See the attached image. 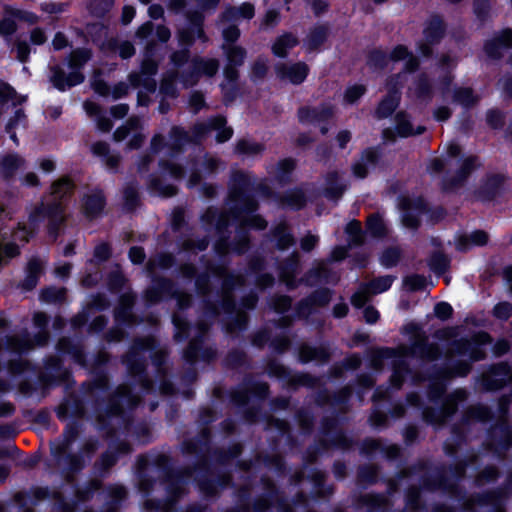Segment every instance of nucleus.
<instances>
[{"label": "nucleus", "mask_w": 512, "mask_h": 512, "mask_svg": "<svg viewBox=\"0 0 512 512\" xmlns=\"http://www.w3.org/2000/svg\"><path fill=\"white\" fill-rule=\"evenodd\" d=\"M74 188L69 178H60L51 186L50 199L29 215V223L18 222L13 217V210L0 199V264L19 254V243H26L41 220L47 219L49 231L55 229L65 220L64 199Z\"/></svg>", "instance_id": "f257e3e1"}, {"label": "nucleus", "mask_w": 512, "mask_h": 512, "mask_svg": "<svg viewBox=\"0 0 512 512\" xmlns=\"http://www.w3.org/2000/svg\"><path fill=\"white\" fill-rule=\"evenodd\" d=\"M415 339L410 348L400 347L398 351L387 350L381 355L382 358H395L393 361L394 372L391 376V383L394 388H399L403 381V374L407 371L405 359L409 356H417L425 359H435L438 356V348L433 345H427L426 340L420 333L416 325H409L406 328Z\"/></svg>", "instance_id": "f03ea898"}, {"label": "nucleus", "mask_w": 512, "mask_h": 512, "mask_svg": "<svg viewBox=\"0 0 512 512\" xmlns=\"http://www.w3.org/2000/svg\"><path fill=\"white\" fill-rule=\"evenodd\" d=\"M91 58V52L88 49H77L74 50L69 57L68 67L71 70L67 75L62 71L61 68H53L51 81L53 85L64 91L67 88L78 85L83 82L84 76L80 72V69L86 64Z\"/></svg>", "instance_id": "7ed1b4c3"}, {"label": "nucleus", "mask_w": 512, "mask_h": 512, "mask_svg": "<svg viewBox=\"0 0 512 512\" xmlns=\"http://www.w3.org/2000/svg\"><path fill=\"white\" fill-rule=\"evenodd\" d=\"M404 61V67L407 71H413L418 66V61L408 49L403 45L396 46L389 55L382 51L375 50L369 56L368 64L374 69L389 68L390 64L398 61Z\"/></svg>", "instance_id": "20e7f679"}, {"label": "nucleus", "mask_w": 512, "mask_h": 512, "mask_svg": "<svg viewBox=\"0 0 512 512\" xmlns=\"http://www.w3.org/2000/svg\"><path fill=\"white\" fill-rule=\"evenodd\" d=\"M399 206L403 225L411 229L417 228L420 216L426 211L423 199L403 197L400 199Z\"/></svg>", "instance_id": "39448f33"}, {"label": "nucleus", "mask_w": 512, "mask_h": 512, "mask_svg": "<svg viewBox=\"0 0 512 512\" xmlns=\"http://www.w3.org/2000/svg\"><path fill=\"white\" fill-rule=\"evenodd\" d=\"M394 278L392 276H382L372 280L367 285H362L359 290L354 293L351 298V302L355 307H362L369 299L371 295H376L387 291Z\"/></svg>", "instance_id": "423d86ee"}, {"label": "nucleus", "mask_w": 512, "mask_h": 512, "mask_svg": "<svg viewBox=\"0 0 512 512\" xmlns=\"http://www.w3.org/2000/svg\"><path fill=\"white\" fill-rule=\"evenodd\" d=\"M147 52V56L142 62L141 72L131 73L129 75V81L133 87L142 86L146 92H154L156 89V82L151 77L156 74L158 65L150 58Z\"/></svg>", "instance_id": "0eeeda50"}, {"label": "nucleus", "mask_w": 512, "mask_h": 512, "mask_svg": "<svg viewBox=\"0 0 512 512\" xmlns=\"http://www.w3.org/2000/svg\"><path fill=\"white\" fill-rule=\"evenodd\" d=\"M423 34V41L419 43L418 51L423 56H429L432 52V46L438 43L444 34L442 20L437 16L431 17L424 28Z\"/></svg>", "instance_id": "6e6552de"}, {"label": "nucleus", "mask_w": 512, "mask_h": 512, "mask_svg": "<svg viewBox=\"0 0 512 512\" xmlns=\"http://www.w3.org/2000/svg\"><path fill=\"white\" fill-rule=\"evenodd\" d=\"M219 68V63L216 59H204V58H195L193 60V70L187 75L183 76L180 80L184 88L189 86H193L198 82V78L200 75L213 76L216 74Z\"/></svg>", "instance_id": "1a4fd4ad"}, {"label": "nucleus", "mask_w": 512, "mask_h": 512, "mask_svg": "<svg viewBox=\"0 0 512 512\" xmlns=\"http://www.w3.org/2000/svg\"><path fill=\"white\" fill-rule=\"evenodd\" d=\"M406 73H399L396 76L392 77L388 82V95L381 101L379 104L376 114L379 118H385L389 116L397 107L399 103V94H398V80L406 79Z\"/></svg>", "instance_id": "9d476101"}, {"label": "nucleus", "mask_w": 512, "mask_h": 512, "mask_svg": "<svg viewBox=\"0 0 512 512\" xmlns=\"http://www.w3.org/2000/svg\"><path fill=\"white\" fill-rule=\"evenodd\" d=\"M490 337L486 333L475 335L472 340L461 341L457 344V353L463 356H469L472 361H478L485 356L483 345L490 343Z\"/></svg>", "instance_id": "9b49d317"}, {"label": "nucleus", "mask_w": 512, "mask_h": 512, "mask_svg": "<svg viewBox=\"0 0 512 512\" xmlns=\"http://www.w3.org/2000/svg\"><path fill=\"white\" fill-rule=\"evenodd\" d=\"M256 210V204L253 201H246L245 206L237 214H233L232 219L239 222L241 227H252L255 229H264L266 221L259 215L253 214Z\"/></svg>", "instance_id": "f8f14e48"}, {"label": "nucleus", "mask_w": 512, "mask_h": 512, "mask_svg": "<svg viewBox=\"0 0 512 512\" xmlns=\"http://www.w3.org/2000/svg\"><path fill=\"white\" fill-rule=\"evenodd\" d=\"M276 74L283 81L299 84L307 77L308 67L304 63L281 64L276 66Z\"/></svg>", "instance_id": "ddd939ff"}, {"label": "nucleus", "mask_w": 512, "mask_h": 512, "mask_svg": "<svg viewBox=\"0 0 512 512\" xmlns=\"http://www.w3.org/2000/svg\"><path fill=\"white\" fill-rule=\"evenodd\" d=\"M511 380L512 369L503 363L493 367L483 379L485 388L489 390L498 389Z\"/></svg>", "instance_id": "4468645a"}, {"label": "nucleus", "mask_w": 512, "mask_h": 512, "mask_svg": "<svg viewBox=\"0 0 512 512\" xmlns=\"http://www.w3.org/2000/svg\"><path fill=\"white\" fill-rule=\"evenodd\" d=\"M226 120L223 117H216L211 119L207 124H199L195 126L196 137L203 136L208 130L218 131L216 139L222 143L229 140L232 136V129L225 126Z\"/></svg>", "instance_id": "2eb2a0df"}, {"label": "nucleus", "mask_w": 512, "mask_h": 512, "mask_svg": "<svg viewBox=\"0 0 512 512\" xmlns=\"http://www.w3.org/2000/svg\"><path fill=\"white\" fill-rule=\"evenodd\" d=\"M512 46V30L505 29L500 35L489 40L485 44V52L491 58H498L502 51Z\"/></svg>", "instance_id": "dca6fc26"}, {"label": "nucleus", "mask_w": 512, "mask_h": 512, "mask_svg": "<svg viewBox=\"0 0 512 512\" xmlns=\"http://www.w3.org/2000/svg\"><path fill=\"white\" fill-rule=\"evenodd\" d=\"M195 35L198 38L205 39L202 29V17L198 14L190 17V26L188 28L179 31L178 37L180 44L183 46L191 45L195 39Z\"/></svg>", "instance_id": "f3484780"}, {"label": "nucleus", "mask_w": 512, "mask_h": 512, "mask_svg": "<svg viewBox=\"0 0 512 512\" xmlns=\"http://www.w3.org/2000/svg\"><path fill=\"white\" fill-rule=\"evenodd\" d=\"M223 48L226 50L227 59L229 62V66L225 69L224 73L228 80L234 81L237 77V72L232 68V66L241 65L245 58V51L237 46L228 47V45H224Z\"/></svg>", "instance_id": "a211bd4d"}, {"label": "nucleus", "mask_w": 512, "mask_h": 512, "mask_svg": "<svg viewBox=\"0 0 512 512\" xmlns=\"http://www.w3.org/2000/svg\"><path fill=\"white\" fill-rule=\"evenodd\" d=\"M487 241V233L481 230H476L471 232L469 235H460L456 240V248L459 251H466L474 246L485 245Z\"/></svg>", "instance_id": "6ab92c4d"}, {"label": "nucleus", "mask_w": 512, "mask_h": 512, "mask_svg": "<svg viewBox=\"0 0 512 512\" xmlns=\"http://www.w3.org/2000/svg\"><path fill=\"white\" fill-rule=\"evenodd\" d=\"M92 88L99 95L108 96L111 94L114 99L123 97L128 91L127 84L123 82L116 84L113 89L110 90L105 82L98 79V75H95L92 79Z\"/></svg>", "instance_id": "aec40b11"}, {"label": "nucleus", "mask_w": 512, "mask_h": 512, "mask_svg": "<svg viewBox=\"0 0 512 512\" xmlns=\"http://www.w3.org/2000/svg\"><path fill=\"white\" fill-rule=\"evenodd\" d=\"M44 261L39 258H32L27 265V274L24 280V287L32 289L36 286L39 276L42 274Z\"/></svg>", "instance_id": "412c9836"}, {"label": "nucleus", "mask_w": 512, "mask_h": 512, "mask_svg": "<svg viewBox=\"0 0 512 512\" xmlns=\"http://www.w3.org/2000/svg\"><path fill=\"white\" fill-rule=\"evenodd\" d=\"M23 165L24 160L19 155L7 154L0 160V174L3 177H10Z\"/></svg>", "instance_id": "4be33fe9"}, {"label": "nucleus", "mask_w": 512, "mask_h": 512, "mask_svg": "<svg viewBox=\"0 0 512 512\" xmlns=\"http://www.w3.org/2000/svg\"><path fill=\"white\" fill-rule=\"evenodd\" d=\"M460 147L456 143H450L447 146V157L445 158H435L431 161L429 165V170L431 172H440L446 166H452L450 158H456L460 154Z\"/></svg>", "instance_id": "5701e85b"}, {"label": "nucleus", "mask_w": 512, "mask_h": 512, "mask_svg": "<svg viewBox=\"0 0 512 512\" xmlns=\"http://www.w3.org/2000/svg\"><path fill=\"white\" fill-rule=\"evenodd\" d=\"M254 16V7L249 3L242 4L239 8L227 9L223 16V22H235L240 18L251 19Z\"/></svg>", "instance_id": "b1692460"}, {"label": "nucleus", "mask_w": 512, "mask_h": 512, "mask_svg": "<svg viewBox=\"0 0 512 512\" xmlns=\"http://www.w3.org/2000/svg\"><path fill=\"white\" fill-rule=\"evenodd\" d=\"M395 123L396 132L401 137H409L412 135L421 134L424 131V127L422 126H417L414 128L404 113H398L396 115Z\"/></svg>", "instance_id": "393cba45"}, {"label": "nucleus", "mask_w": 512, "mask_h": 512, "mask_svg": "<svg viewBox=\"0 0 512 512\" xmlns=\"http://www.w3.org/2000/svg\"><path fill=\"white\" fill-rule=\"evenodd\" d=\"M332 115L331 108L321 110L302 108L299 110V119L302 123L320 122Z\"/></svg>", "instance_id": "a878e982"}, {"label": "nucleus", "mask_w": 512, "mask_h": 512, "mask_svg": "<svg viewBox=\"0 0 512 512\" xmlns=\"http://www.w3.org/2000/svg\"><path fill=\"white\" fill-rule=\"evenodd\" d=\"M297 39L291 34L280 36L272 46L273 53L278 57H285L288 50L296 46Z\"/></svg>", "instance_id": "bb28decb"}, {"label": "nucleus", "mask_w": 512, "mask_h": 512, "mask_svg": "<svg viewBox=\"0 0 512 512\" xmlns=\"http://www.w3.org/2000/svg\"><path fill=\"white\" fill-rule=\"evenodd\" d=\"M377 157L375 150L369 149L364 152L361 162L353 166V173L358 178H364L367 174L368 168L374 164Z\"/></svg>", "instance_id": "cd10ccee"}, {"label": "nucleus", "mask_w": 512, "mask_h": 512, "mask_svg": "<svg viewBox=\"0 0 512 512\" xmlns=\"http://www.w3.org/2000/svg\"><path fill=\"white\" fill-rule=\"evenodd\" d=\"M84 109L88 115L97 117V126L99 130L107 132L112 128L110 119L105 116H100V108L96 103L86 101L84 103Z\"/></svg>", "instance_id": "c85d7f7f"}, {"label": "nucleus", "mask_w": 512, "mask_h": 512, "mask_svg": "<svg viewBox=\"0 0 512 512\" xmlns=\"http://www.w3.org/2000/svg\"><path fill=\"white\" fill-rule=\"evenodd\" d=\"M25 122L26 117L23 110L21 108H17L14 111L13 117H11L6 124V132L10 135V138L16 145H18V139L15 133V129H17L18 127H24Z\"/></svg>", "instance_id": "c756f323"}, {"label": "nucleus", "mask_w": 512, "mask_h": 512, "mask_svg": "<svg viewBox=\"0 0 512 512\" xmlns=\"http://www.w3.org/2000/svg\"><path fill=\"white\" fill-rule=\"evenodd\" d=\"M326 195L329 198H338L346 188L337 173H331L326 179Z\"/></svg>", "instance_id": "7c9ffc66"}, {"label": "nucleus", "mask_w": 512, "mask_h": 512, "mask_svg": "<svg viewBox=\"0 0 512 512\" xmlns=\"http://www.w3.org/2000/svg\"><path fill=\"white\" fill-rule=\"evenodd\" d=\"M104 207V199L100 192H96L86 197L84 210L88 216L97 215Z\"/></svg>", "instance_id": "2f4dec72"}, {"label": "nucleus", "mask_w": 512, "mask_h": 512, "mask_svg": "<svg viewBox=\"0 0 512 512\" xmlns=\"http://www.w3.org/2000/svg\"><path fill=\"white\" fill-rule=\"evenodd\" d=\"M457 181L464 180L471 171H473L477 166V158L474 156H469L461 160H457Z\"/></svg>", "instance_id": "473e14b6"}, {"label": "nucleus", "mask_w": 512, "mask_h": 512, "mask_svg": "<svg viewBox=\"0 0 512 512\" xmlns=\"http://www.w3.org/2000/svg\"><path fill=\"white\" fill-rule=\"evenodd\" d=\"M430 85L424 76H420L418 80L409 87V95L415 98H424L429 95Z\"/></svg>", "instance_id": "72a5a7b5"}, {"label": "nucleus", "mask_w": 512, "mask_h": 512, "mask_svg": "<svg viewBox=\"0 0 512 512\" xmlns=\"http://www.w3.org/2000/svg\"><path fill=\"white\" fill-rule=\"evenodd\" d=\"M346 233L350 245H358L362 243L363 234L361 224L358 221H351L346 226Z\"/></svg>", "instance_id": "f704fd0d"}, {"label": "nucleus", "mask_w": 512, "mask_h": 512, "mask_svg": "<svg viewBox=\"0 0 512 512\" xmlns=\"http://www.w3.org/2000/svg\"><path fill=\"white\" fill-rule=\"evenodd\" d=\"M330 298H331V295H330L329 290L323 289V290L317 291L314 296H312L311 298H309L306 301V303L301 304V306L299 308V314L305 315L306 311H305L304 306L309 305V304L324 305L329 302Z\"/></svg>", "instance_id": "c9c22d12"}, {"label": "nucleus", "mask_w": 512, "mask_h": 512, "mask_svg": "<svg viewBox=\"0 0 512 512\" xmlns=\"http://www.w3.org/2000/svg\"><path fill=\"white\" fill-rule=\"evenodd\" d=\"M140 120L138 118H130L126 125L118 128L114 132V139L115 141H122L126 138V136L129 134L130 131H136L139 128Z\"/></svg>", "instance_id": "e433bc0d"}, {"label": "nucleus", "mask_w": 512, "mask_h": 512, "mask_svg": "<svg viewBox=\"0 0 512 512\" xmlns=\"http://www.w3.org/2000/svg\"><path fill=\"white\" fill-rule=\"evenodd\" d=\"M367 229L374 236H382L386 231L384 221L378 215H373L368 218Z\"/></svg>", "instance_id": "4c0bfd02"}, {"label": "nucleus", "mask_w": 512, "mask_h": 512, "mask_svg": "<svg viewBox=\"0 0 512 512\" xmlns=\"http://www.w3.org/2000/svg\"><path fill=\"white\" fill-rule=\"evenodd\" d=\"M176 76L172 74H168L164 77L162 80L161 86H160V92L165 97H175L177 95L176 90Z\"/></svg>", "instance_id": "58836bf2"}, {"label": "nucleus", "mask_w": 512, "mask_h": 512, "mask_svg": "<svg viewBox=\"0 0 512 512\" xmlns=\"http://www.w3.org/2000/svg\"><path fill=\"white\" fill-rule=\"evenodd\" d=\"M454 98L456 102L465 107L474 104L477 100L476 96L473 95L472 91L469 88L458 89L455 92Z\"/></svg>", "instance_id": "ea45409f"}, {"label": "nucleus", "mask_w": 512, "mask_h": 512, "mask_svg": "<svg viewBox=\"0 0 512 512\" xmlns=\"http://www.w3.org/2000/svg\"><path fill=\"white\" fill-rule=\"evenodd\" d=\"M300 358L303 362H308L311 360H324L326 358V354L316 348L304 346L300 350Z\"/></svg>", "instance_id": "a19ab883"}, {"label": "nucleus", "mask_w": 512, "mask_h": 512, "mask_svg": "<svg viewBox=\"0 0 512 512\" xmlns=\"http://www.w3.org/2000/svg\"><path fill=\"white\" fill-rule=\"evenodd\" d=\"M297 261L293 260L290 264L284 267L280 272L281 280L290 288L294 287L293 276L297 270Z\"/></svg>", "instance_id": "79ce46f5"}, {"label": "nucleus", "mask_w": 512, "mask_h": 512, "mask_svg": "<svg viewBox=\"0 0 512 512\" xmlns=\"http://www.w3.org/2000/svg\"><path fill=\"white\" fill-rule=\"evenodd\" d=\"M275 237L277 238L278 246L280 249H285L286 247L293 244V238L286 231L285 225H280L276 228Z\"/></svg>", "instance_id": "37998d69"}, {"label": "nucleus", "mask_w": 512, "mask_h": 512, "mask_svg": "<svg viewBox=\"0 0 512 512\" xmlns=\"http://www.w3.org/2000/svg\"><path fill=\"white\" fill-rule=\"evenodd\" d=\"M365 91L366 89L363 85H352L346 89L344 99L347 103L353 104L365 93Z\"/></svg>", "instance_id": "c03bdc74"}, {"label": "nucleus", "mask_w": 512, "mask_h": 512, "mask_svg": "<svg viewBox=\"0 0 512 512\" xmlns=\"http://www.w3.org/2000/svg\"><path fill=\"white\" fill-rule=\"evenodd\" d=\"M326 34H327V31L324 27L315 28L310 33L308 40H307L309 48L313 49V48H316L318 45H320L324 41Z\"/></svg>", "instance_id": "a18cd8bd"}, {"label": "nucleus", "mask_w": 512, "mask_h": 512, "mask_svg": "<svg viewBox=\"0 0 512 512\" xmlns=\"http://www.w3.org/2000/svg\"><path fill=\"white\" fill-rule=\"evenodd\" d=\"M399 257H400V252L398 249H395V248L387 249L382 254V256L380 258V262L384 267L389 268V267L394 266L398 262Z\"/></svg>", "instance_id": "49530a36"}, {"label": "nucleus", "mask_w": 512, "mask_h": 512, "mask_svg": "<svg viewBox=\"0 0 512 512\" xmlns=\"http://www.w3.org/2000/svg\"><path fill=\"white\" fill-rule=\"evenodd\" d=\"M237 151L240 154L254 155L262 150V146L247 140H242L237 144Z\"/></svg>", "instance_id": "de8ad7c7"}, {"label": "nucleus", "mask_w": 512, "mask_h": 512, "mask_svg": "<svg viewBox=\"0 0 512 512\" xmlns=\"http://www.w3.org/2000/svg\"><path fill=\"white\" fill-rule=\"evenodd\" d=\"M449 265V260L445 255L435 254L430 260V267L436 273H443Z\"/></svg>", "instance_id": "09e8293b"}, {"label": "nucleus", "mask_w": 512, "mask_h": 512, "mask_svg": "<svg viewBox=\"0 0 512 512\" xmlns=\"http://www.w3.org/2000/svg\"><path fill=\"white\" fill-rule=\"evenodd\" d=\"M64 294L63 289L48 288L42 291L41 299L45 302H57L64 299Z\"/></svg>", "instance_id": "8fccbe9b"}, {"label": "nucleus", "mask_w": 512, "mask_h": 512, "mask_svg": "<svg viewBox=\"0 0 512 512\" xmlns=\"http://www.w3.org/2000/svg\"><path fill=\"white\" fill-rule=\"evenodd\" d=\"M150 186H151V189L153 192H155L159 195L165 196V197L172 196L176 193L175 186H173L171 184L162 186L160 181L155 180V179L151 181Z\"/></svg>", "instance_id": "3c124183"}, {"label": "nucleus", "mask_w": 512, "mask_h": 512, "mask_svg": "<svg viewBox=\"0 0 512 512\" xmlns=\"http://www.w3.org/2000/svg\"><path fill=\"white\" fill-rule=\"evenodd\" d=\"M9 100L20 103L24 101V98H21L19 101L16 100V91L9 85L0 82V101L6 102Z\"/></svg>", "instance_id": "603ef678"}, {"label": "nucleus", "mask_w": 512, "mask_h": 512, "mask_svg": "<svg viewBox=\"0 0 512 512\" xmlns=\"http://www.w3.org/2000/svg\"><path fill=\"white\" fill-rule=\"evenodd\" d=\"M304 202V195L299 190L290 192L286 197L287 205L295 209L302 207Z\"/></svg>", "instance_id": "864d4df0"}, {"label": "nucleus", "mask_w": 512, "mask_h": 512, "mask_svg": "<svg viewBox=\"0 0 512 512\" xmlns=\"http://www.w3.org/2000/svg\"><path fill=\"white\" fill-rule=\"evenodd\" d=\"M410 290H420L426 286V279L420 275H411L404 281Z\"/></svg>", "instance_id": "5fc2aeb1"}, {"label": "nucleus", "mask_w": 512, "mask_h": 512, "mask_svg": "<svg viewBox=\"0 0 512 512\" xmlns=\"http://www.w3.org/2000/svg\"><path fill=\"white\" fill-rule=\"evenodd\" d=\"M512 314V305L508 302H501L494 307V315L502 320L508 319Z\"/></svg>", "instance_id": "6e6d98bb"}, {"label": "nucleus", "mask_w": 512, "mask_h": 512, "mask_svg": "<svg viewBox=\"0 0 512 512\" xmlns=\"http://www.w3.org/2000/svg\"><path fill=\"white\" fill-rule=\"evenodd\" d=\"M294 169V161L291 159H284L278 164L277 177L279 180H284L285 177Z\"/></svg>", "instance_id": "4d7b16f0"}, {"label": "nucleus", "mask_w": 512, "mask_h": 512, "mask_svg": "<svg viewBox=\"0 0 512 512\" xmlns=\"http://www.w3.org/2000/svg\"><path fill=\"white\" fill-rule=\"evenodd\" d=\"M316 277L318 281H329V275H328V268L327 263L321 262L318 264V267L310 274L309 278L307 279L308 282H311V278Z\"/></svg>", "instance_id": "13d9d810"}, {"label": "nucleus", "mask_w": 512, "mask_h": 512, "mask_svg": "<svg viewBox=\"0 0 512 512\" xmlns=\"http://www.w3.org/2000/svg\"><path fill=\"white\" fill-rule=\"evenodd\" d=\"M91 11L96 14L100 15L102 12L107 11L111 8L113 5L112 0H92L91 1Z\"/></svg>", "instance_id": "bf43d9fd"}, {"label": "nucleus", "mask_w": 512, "mask_h": 512, "mask_svg": "<svg viewBox=\"0 0 512 512\" xmlns=\"http://www.w3.org/2000/svg\"><path fill=\"white\" fill-rule=\"evenodd\" d=\"M161 171L163 175H170L174 179H179L183 175L182 168L175 164H161Z\"/></svg>", "instance_id": "052dcab7"}, {"label": "nucleus", "mask_w": 512, "mask_h": 512, "mask_svg": "<svg viewBox=\"0 0 512 512\" xmlns=\"http://www.w3.org/2000/svg\"><path fill=\"white\" fill-rule=\"evenodd\" d=\"M452 307L450 304L446 302H440L435 305L434 307V313L435 315L440 319H447L452 314Z\"/></svg>", "instance_id": "680f3d73"}, {"label": "nucleus", "mask_w": 512, "mask_h": 512, "mask_svg": "<svg viewBox=\"0 0 512 512\" xmlns=\"http://www.w3.org/2000/svg\"><path fill=\"white\" fill-rule=\"evenodd\" d=\"M33 346V343L29 339H12L10 342V348L16 352L25 351Z\"/></svg>", "instance_id": "e2e57ef3"}, {"label": "nucleus", "mask_w": 512, "mask_h": 512, "mask_svg": "<svg viewBox=\"0 0 512 512\" xmlns=\"http://www.w3.org/2000/svg\"><path fill=\"white\" fill-rule=\"evenodd\" d=\"M117 50L119 52V55L123 58V59H127V58H130L131 56L134 55L135 53V49H134V46L132 45L131 42L129 41H124V42H121L118 47H117Z\"/></svg>", "instance_id": "0e129e2a"}, {"label": "nucleus", "mask_w": 512, "mask_h": 512, "mask_svg": "<svg viewBox=\"0 0 512 512\" xmlns=\"http://www.w3.org/2000/svg\"><path fill=\"white\" fill-rule=\"evenodd\" d=\"M291 305V300L286 296H280L275 299L273 307L275 311L282 313L286 311Z\"/></svg>", "instance_id": "69168bd1"}, {"label": "nucleus", "mask_w": 512, "mask_h": 512, "mask_svg": "<svg viewBox=\"0 0 512 512\" xmlns=\"http://www.w3.org/2000/svg\"><path fill=\"white\" fill-rule=\"evenodd\" d=\"M109 255H110V249L107 244L102 243V244L96 246L95 251H94V257L97 260L104 261L109 257Z\"/></svg>", "instance_id": "338daca9"}, {"label": "nucleus", "mask_w": 512, "mask_h": 512, "mask_svg": "<svg viewBox=\"0 0 512 512\" xmlns=\"http://www.w3.org/2000/svg\"><path fill=\"white\" fill-rule=\"evenodd\" d=\"M16 30L15 22L12 19H4L0 22V34L10 35Z\"/></svg>", "instance_id": "774afa93"}]
</instances>
